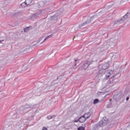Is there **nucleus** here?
<instances>
[{
    "label": "nucleus",
    "instance_id": "28",
    "mask_svg": "<svg viewBox=\"0 0 130 130\" xmlns=\"http://www.w3.org/2000/svg\"><path fill=\"white\" fill-rule=\"evenodd\" d=\"M117 22H119V21H117Z\"/></svg>",
    "mask_w": 130,
    "mask_h": 130
},
{
    "label": "nucleus",
    "instance_id": "2",
    "mask_svg": "<svg viewBox=\"0 0 130 130\" xmlns=\"http://www.w3.org/2000/svg\"><path fill=\"white\" fill-rule=\"evenodd\" d=\"M108 123V119L106 117H104L102 120L99 122V125H105Z\"/></svg>",
    "mask_w": 130,
    "mask_h": 130
},
{
    "label": "nucleus",
    "instance_id": "8",
    "mask_svg": "<svg viewBox=\"0 0 130 130\" xmlns=\"http://www.w3.org/2000/svg\"><path fill=\"white\" fill-rule=\"evenodd\" d=\"M74 66L73 67V69H76V66H77V63H79V62H80V61L79 59H74Z\"/></svg>",
    "mask_w": 130,
    "mask_h": 130
},
{
    "label": "nucleus",
    "instance_id": "20",
    "mask_svg": "<svg viewBox=\"0 0 130 130\" xmlns=\"http://www.w3.org/2000/svg\"><path fill=\"white\" fill-rule=\"evenodd\" d=\"M92 19H94V17H88V20H92Z\"/></svg>",
    "mask_w": 130,
    "mask_h": 130
},
{
    "label": "nucleus",
    "instance_id": "16",
    "mask_svg": "<svg viewBox=\"0 0 130 130\" xmlns=\"http://www.w3.org/2000/svg\"><path fill=\"white\" fill-rule=\"evenodd\" d=\"M53 117H55V116L54 115H53V116H48L47 117V118L49 120V119H51V118H52Z\"/></svg>",
    "mask_w": 130,
    "mask_h": 130
},
{
    "label": "nucleus",
    "instance_id": "11",
    "mask_svg": "<svg viewBox=\"0 0 130 130\" xmlns=\"http://www.w3.org/2000/svg\"><path fill=\"white\" fill-rule=\"evenodd\" d=\"M53 36V34H51V35L48 36V37H46V38L44 39V40L42 42V43H43V42H44V41H46V40H47V39H49V38H51V37H52Z\"/></svg>",
    "mask_w": 130,
    "mask_h": 130
},
{
    "label": "nucleus",
    "instance_id": "15",
    "mask_svg": "<svg viewBox=\"0 0 130 130\" xmlns=\"http://www.w3.org/2000/svg\"><path fill=\"white\" fill-rule=\"evenodd\" d=\"M125 19H127V15L126 14L123 17V19H121V20H123V21H124Z\"/></svg>",
    "mask_w": 130,
    "mask_h": 130
},
{
    "label": "nucleus",
    "instance_id": "27",
    "mask_svg": "<svg viewBox=\"0 0 130 130\" xmlns=\"http://www.w3.org/2000/svg\"><path fill=\"white\" fill-rule=\"evenodd\" d=\"M40 40V41L42 40V39H41Z\"/></svg>",
    "mask_w": 130,
    "mask_h": 130
},
{
    "label": "nucleus",
    "instance_id": "1",
    "mask_svg": "<svg viewBox=\"0 0 130 130\" xmlns=\"http://www.w3.org/2000/svg\"><path fill=\"white\" fill-rule=\"evenodd\" d=\"M90 64H91V63L88 61H84L83 62H82L81 64V66H82V69L83 70H87V69H88V68H89V66H90Z\"/></svg>",
    "mask_w": 130,
    "mask_h": 130
},
{
    "label": "nucleus",
    "instance_id": "21",
    "mask_svg": "<svg viewBox=\"0 0 130 130\" xmlns=\"http://www.w3.org/2000/svg\"><path fill=\"white\" fill-rule=\"evenodd\" d=\"M56 15H54L53 16L51 17V20H53V18L56 17Z\"/></svg>",
    "mask_w": 130,
    "mask_h": 130
},
{
    "label": "nucleus",
    "instance_id": "5",
    "mask_svg": "<svg viewBox=\"0 0 130 130\" xmlns=\"http://www.w3.org/2000/svg\"><path fill=\"white\" fill-rule=\"evenodd\" d=\"M87 120L86 119V118L84 116H82L79 118V122H81V123H83V122H85Z\"/></svg>",
    "mask_w": 130,
    "mask_h": 130
},
{
    "label": "nucleus",
    "instance_id": "26",
    "mask_svg": "<svg viewBox=\"0 0 130 130\" xmlns=\"http://www.w3.org/2000/svg\"><path fill=\"white\" fill-rule=\"evenodd\" d=\"M90 22H91V21H89V22H88V23H90Z\"/></svg>",
    "mask_w": 130,
    "mask_h": 130
},
{
    "label": "nucleus",
    "instance_id": "12",
    "mask_svg": "<svg viewBox=\"0 0 130 130\" xmlns=\"http://www.w3.org/2000/svg\"><path fill=\"white\" fill-rule=\"evenodd\" d=\"M21 6L22 7V8H26V7H27V6L28 5L26 4V1H25L24 2L22 3Z\"/></svg>",
    "mask_w": 130,
    "mask_h": 130
},
{
    "label": "nucleus",
    "instance_id": "6",
    "mask_svg": "<svg viewBox=\"0 0 130 130\" xmlns=\"http://www.w3.org/2000/svg\"><path fill=\"white\" fill-rule=\"evenodd\" d=\"M108 67H109V64L108 63H105L102 66V70H103L104 71L107 70V69H108Z\"/></svg>",
    "mask_w": 130,
    "mask_h": 130
},
{
    "label": "nucleus",
    "instance_id": "7",
    "mask_svg": "<svg viewBox=\"0 0 130 130\" xmlns=\"http://www.w3.org/2000/svg\"><path fill=\"white\" fill-rule=\"evenodd\" d=\"M83 116L85 117V119L87 120V119L90 118V116H91V113H90L89 112H88V113L84 114V115Z\"/></svg>",
    "mask_w": 130,
    "mask_h": 130
},
{
    "label": "nucleus",
    "instance_id": "19",
    "mask_svg": "<svg viewBox=\"0 0 130 130\" xmlns=\"http://www.w3.org/2000/svg\"><path fill=\"white\" fill-rule=\"evenodd\" d=\"M126 130H130V123H129L128 126L127 127Z\"/></svg>",
    "mask_w": 130,
    "mask_h": 130
},
{
    "label": "nucleus",
    "instance_id": "9",
    "mask_svg": "<svg viewBox=\"0 0 130 130\" xmlns=\"http://www.w3.org/2000/svg\"><path fill=\"white\" fill-rule=\"evenodd\" d=\"M41 14V12H39L35 14H34L32 15V18H37V17H38V16H39V15H40Z\"/></svg>",
    "mask_w": 130,
    "mask_h": 130
},
{
    "label": "nucleus",
    "instance_id": "13",
    "mask_svg": "<svg viewBox=\"0 0 130 130\" xmlns=\"http://www.w3.org/2000/svg\"><path fill=\"white\" fill-rule=\"evenodd\" d=\"M29 27H26L24 28L23 29L24 32H28V31H29Z\"/></svg>",
    "mask_w": 130,
    "mask_h": 130
},
{
    "label": "nucleus",
    "instance_id": "17",
    "mask_svg": "<svg viewBox=\"0 0 130 130\" xmlns=\"http://www.w3.org/2000/svg\"><path fill=\"white\" fill-rule=\"evenodd\" d=\"M78 130H85V127L83 126H80L78 128Z\"/></svg>",
    "mask_w": 130,
    "mask_h": 130
},
{
    "label": "nucleus",
    "instance_id": "22",
    "mask_svg": "<svg viewBox=\"0 0 130 130\" xmlns=\"http://www.w3.org/2000/svg\"><path fill=\"white\" fill-rule=\"evenodd\" d=\"M74 122H79V119L78 120H74Z\"/></svg>",
    "mask_w": 130,
    "mask_h": 130
},
{
    "label": "nucleus",
    "instance_id": "3",
    "mask_svg": "<svg viewBox=\"0 0 130 130\" xmlns=\"http://www.w3.org/2000/svg\"><path fill=\"white\" fill-rule=\"evenodd\" d=\"M105 74L106 80H108V79H109V78L111 76V75H113V71H112V70L106 71L105 72Z\"/></svg>",
    "mask_w": 130,
    "mask_h": 130
},
{
    "label": "nucleus",
    "instance_id": "14",
    "mask_svg": "<svg viewBox=\"0 0 130 130\" xmlns=\"http://www.w3.org/2000/svg\"><path fill=\"white\" fill-rule=\"evenodd\" d=\"M97 103H99V100L95 99L93 101V104H97Z\"/></svg>",
    "mask_w": 130,
    "mask_h": 130
},
{
    "label": "nucleus",
    "instance_id": "10",
    "mask_svg": "<svg viewBox=\"0 0 130 130\" xmlns=\"http://www.w3.org/2000/svg\"><path fill=\"white\" fill-rule=\"evenodd\" d=\"M32 2H33V0H25V3L27 6H30L32 4Z\"/></svg>",
    "mask_w": 130,
    "mask_h": 130
},
{
    "label": "nucleus",
    "instance_id": "4",
    "mask_svg": "<svg viewBox=\"0 0 130 130\" xmlns=\"http://www.w3.org/2000/svg\"><path fill=\"white\" fill-rule=\"evenodd\" d=\"M117 75L118 74H116L115 75H114L112 77H111L109 81L108 82V85L112 86L114 85V84H115V83L113 82V81H114V78H115V77H116Z\"/></svg>",
    "mask_w": 130,
    "mask_h": 130
},
{
    "label": "nucleus",
    "instance_id": "18",
    "mask_svg": "<svg viewBox=\"0 0 130 130\" xmlns=\"http://www.w3.org/2000/svg\"><path fill=\"white\" fill-rule=\"evenodd\" d=\"M87 23L88 22H84L81 25H79V27L81 28V27H83V26H85V25H86V24H87Z\"/></svg>",
    "mask_w": 130,
    "mask_h": 130
},
{
    "label": "nucleus",
    "instance_id": "25",
    "mask_svg": "<svg viewBox=\"0 0 130 130\" xmlns=\"http://www.w3.org/2000/svg\"><path fill=\"white\" fill-rule=\"evenodd\" d=\"M116 56H117V57H118L119 55H118V54H117L116 55Z\"/></svg>",
    "mask_w": 130,
    "mask_h": 130
},
{
    "label": "nucleus",
    "instance_id": "23",
    "mask_svg": "<svg viewBox=\"0 0 130 130\" xmlns=\"http://www.w3.org/2000/svg\"><path fill=\"white\" fill-rule=\"evenodd\" d=\"M4 40H2L0 41V43H2L3 42H4Z\"/></svg>",
    "mask_w": 130,
    "mask_h": 130
},
{
    "label": "nucleus",
    "instance_id": "24",
    "mask_svg": "<svg viewBox=\"0 0 130 130\" xmlns=\"http://www.w3.org/2000/svg\"><path fill=\"white\" fill-rule=\"evenodd\" d=\"M128 99H129V98L127 97L126 99V101H127V100H128Z\"/></svg>",
    "mask_w": 130,
    "mask_h": 130
}]
</instances>
